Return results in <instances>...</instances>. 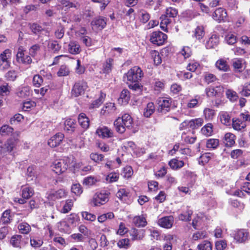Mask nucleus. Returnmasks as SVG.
<instances>
[{
    "label": "nucleus",
    "mask_w": 250,
    "mask_h": 250,
    "mask_svg": "<svg viewBox=\"0 0 250 250\" xmlns=\"http://www.w3.org/2000/svg\"><path fill=\"white\" fill-rule=\"evenodd\" d=\"M96 133L102 139L109 138L114 136L113 131L105 126L99 127L96 130Z\"/></svg>",
    "instance_id": "10"
},
{
    "label": "nucleus",
    "mask_w": 250,
    "mask_h": 250,
    "mask_svg": "<svg viewBox=\"0 0 250 250\" xmlns=\"http://www.w3.org/2000/svg\"><path fill=\"white\" fill-rule=\"evenodd\" d=\"M114 125L118 132L123 133L125 128L131 129L132 127L133 119L130 115L125 114L122 118L119 117L114 121Z\"/></svg>",
    "instance_id": "1"
},
{
    "label": "nucleus",
    "mask_w": 250,
    "mask_h": 250,
    "mask_svg": "<svg viewBox=\"0 0 250 250\" xmlns=\"http://www.w3.org/2000/svg\"><path fill=\"white\" fill-rule=\"evenodd\" d=\"M249 232L245 229H239L235 231L234 239L238 243H244L248 240Z\"/></svg>",
    "instance_id": "11"
},
{
    "label": "nucleus",
    "mask_w": 250,
    "mask_h": 250,
    "mask_svg": "<svg viewBox=\"0 0 250 250\" xmlns=\"http://www.w3.org/2000/svg\"><path fill=\"white\" fill-rule=\"evenodd\" d=\"M178 14V10L175 8L168 7L166 9V14L164 15L168 18H175Z\"/></svg>",
    "instance_id": "54"
},
{
    "label": "nucleus",
    "mask_w": 250,
    "mask_h": 250,
    "mask_svg": "<svg viewBox=\"0 0 250 250\" xmlns=\"http://www.w3.org/2000/svg\"><path fill=\"white\" fill-rule=\"evenodd\" d=\"M78 122L80 125L84 129H87L89 126V120L86 115L81 113L78 117Z\"/></svg>",
    "instance_id": "26"
},
{
    "label": "nucleus",
    "mask_w": 250,
    "mask_h": 250,
    "mask_svg": "<svg viewBox=\"0 0 250 250\" xmlns=\"http://www.w3.org/2000/svg\"><path fill=\"white\" fill-rule=\"evenodd\" d=\"M76 126L77 124L75 120L72 119H68L64 122V129L73 132L74 131Z\"/></svg>",
    "instance_id": "28"
},
{
    "label": "nucleus",
    "mask_w": 250,
    "mask_h": 250,
    "mask_svg": "<svg viewBox=\"0 0 250 250\" xmlns=\"http://www.w3.org/2000/svg\"><path fill=\"white\" fill-rule=\"evenodd\" d=\"M16 60L18 62L25 64H29L32 62L30 56L25 55L22 49L19 48L16 55Z\"/></svg>",
    "instance_id": "13"
},
{
    "label": "nucleus",
    "mask_w": 250,
    "mask_h": 250,
    "mask_svg": "<svg viewBox=\"0 0 250 250\" xmlns=\"http://www.w3.org/2000/svg\"><path fill=\"white\" fill-rule=\"evenodd\" d=\"M225 40L230 45L234 44L237 41L236 36L231 33H229L226 35Z\"/></svg>",
    "instance_id": "61"
},
{
    "label": "nucleus",
    "mask_w": 250,
    "mask_h": 250,
    "mask_svg": "<svg viewBox=\"0 0 250 250\" xmlns=\"http://www.w3.org/2000/svg\"><path fill=\"white\" fill-rule=\"evenodd\" d=\"M239 93L242 96L245 97L249 96L250 95V82L246 83L242 85Z\"/></svg>",
    "instance_id": "46"
},
{
    "label": "nucleus",
    "mask_w": 250,
    "mask_h": 250,
    "mask_svg": "<svg viewBox=\"0 0 250 250\" xmlns=\"http://www.w3.org/2000/svg\"><path fill=\"white\" fill-rule=\"evenodd\" d=\"M223 91L222 86L209 87L206 89V94L208 97L219 96Z\"/></svg>",
    "instance_id": "18"
},
{
    "label": "nucleus",
    "mask_w": 250,
    "mask_h": 250,
    "mask_svg": "<svg viewBox=\"0 0 250 250\" xmlns=\"http://www.w3.org/2000/svg\"><path fill=\"white\" fill-rule=\"evenodd\" d=\"M212 155L210 153H205L199 158V163L202 165L207 164L210 160Z\"/></svg>",
    "instance_id": "42"
},
{
    "label": "nucleus",
    "mask_w": 250,
    "mask_h": 250,
    "mask_svg": "<svg viewBox=\"0 0 250 250\" xmlns=\"http://www.w3.org/2000/svg\"><path fill=\"white\" fill-rule=\"evenodd\" d=\"M31 92L28 86H24L20 88L17 92L18 96L22 98H25L30 95Z\"/></svg>",
    "instance_id": "34"
},
{
    "label": "nucleus",
    "mask_w": 250,
    "mask_h": 250,
    "mask_svg": "<svg viewBox=\"0 0 250 250\" xmlns=\"http://www.w3.org/2000/svg\"><path fill=\"white\" fill-rule=\"evenodd\" d=\"M71 191L76 195H80L83 192L82 188L79 184H73L71 187Z\"/></svg>",
    "instance_id": "60"
},
{
    "label": "nucleus",
    "mask_w": 250,
    "mask_h": 250,
    "mask_svg": "<svg viewBox=\"0 0 250 250\" xmlns=\"http://www.w3.org/2000/svg\"><path fill=\"white\" fill-rule=\"evenodd\" d=\"M185 163L182 160H180L177 158L171 159L168 162V165L173 170H178L184 167Z\"/></svg>",
    "instance_id": "22"
},
{
    "label": "nucleus",
    "mask_w": 250,
    "mask_h": 250,
    "mask_svg": "<svg viewBox=\"0 0 250 250\" xmlns=\"http://www.w3.org/2000/svg\"><path fill=\"white\" fill-rule=\"evenodd\" d=\"M215 114L214 110L209 108H205L203 111L204 116L207 121L211 120L213 118Z\"/></svg>",
    "instance_id": "40"
},
{
    "label": "nucleus",
    "mask_w": 250,
    "mask_h": 250,
    "mask_svg": "<svg viewBox=\"0 0 250 250\" xmlns=\"http://www.w3.org/2000/svg\"><path fill=\"white\" fill-rule=\"evenodd\" d=\"M80 41L87 47L91 46L93 44L91 39L87 36H82L80 37Z\"/></svg>",
    "instance_id": "62"
},
{
    "label": "nucleus",
    "mask_w": 250,
    "mask_h": 250,
    "mask_svg": "<svg viewBox=\"0 0 250 250\" xmlns=\"http://www.w3.org/2000/svg\"><path fill=\"white\" fill-rule=\"evenodd\" d=\"M219 42V37L217 35H212L207 41L206 46L207 49H211L216 47Z\"/></svg>",
    "instance_id": "19"
},
{
    "label": "nucleus",
    "mask_w": 250,
    "mask_h": 250,
    "mask_svg": "<svg viewBox=\"0 0 250 250\" xmlns=\"http://www.w3.org/2000/svg\"><path fill=\"white\" fill-rule=\"evenodd\" d=\"M133 174V170L130 166H126L123 168L122 174L125 178H129Z\"/></svg>",
    "instance_id": "64"
},
{
    "label": "nucleus",
    "mask_w": 250,
    "mask_h": 250,
    "mask_svg": "<svg viewBox=\"0 0 250 250\" xmlns=\"http://www.w3.org/2000/svg\"><path fill=\"white\" fill-rule=\"evenodd\" d=\"M90 159L97 163H100L104 160V156L97 153H92L90 155Z\"/></svg>",
    "instance_id": "58"
},
{
    "label": "nucleus",
    "mask_w": 250,
    "mask_h": 250,
    "mask_svg": "<svg viewBox=\"0 0 250 250\" xmlns=\"http://www.w3.org/2000/svg\"><path fill=\"white\" fill-rule=\"evenodd\" d=\"M215 65L219 70L223 71H227L229 68L227 61L222 59L218 60L215 63Z\"/></svg>",
    "instance_id": "35"
},
{
    "label": "nucleus",
    "mask_w": 250,
    "mask_h": 250,
    "mask_svg": "<svg viewBox=\"0 0 250 250\" xmlns=\"http://www.w3.org/2000/svg\"><path fill=\"white\" fill-rule=\"evenodd\" d=\"M133 223L137 227H144L147 224L146 219L143 215L135 216L133 218Z\"/></svg>",
    "instance_id": "29"
},
{
    "label": "nucleus",
    "mask_w": 250,
    "mask_h": 250,
    "mask_svg": "<svg viewBox=\"0 0 250 250\" xmlns=\"http://www.w3.org/2000/svg\"><path fill=\"white\" fill-rule=\"evenodd\" d=\"M67 51L73 55L79 54L81 51L80 44L76 41H71L68 45Z\"/></svg>",
    "instance_id": "20"
},
{
    "label": "nucleus",
    "mask_w": 250,
    "mask_h": 250,
    "mask_svg": "<svg viewBox=\"0 0 250 250\" xmlns=\"http://www.w3.org/2000/svg\"><path fill=\"white\" fill-rule=\"evenodd\" d=\"M69 68L65 65H62L60 67L57 72V75L59 77L66 76L69 75Z\"/></svg>",
    "instance_id": "51"
},
{
    "label": "nucleus",
    "mask_w": 250,
    "mask_h": 250,
    "mask_svg": "<svg viewBox=\"0 0 250 250\" xmlns=\"http://www.w3.org/2000/svg\"><path fill=\"white\" fill-rule=\"evenodd\" d=\"M143 76V73L141 69L137 66H134L130 69L125 74L127 81L130 83L138 82Z\"/></svg>",
    "instance_id": "4"
},
{
    "label": "nucleus",
    "mask_w": 250,
    "mask_h": 250,
    "mask_svg": "<svg viewBox=\"0 0 250 250\" xmlns=\"http://www.w3.org/2000/svg\"><path fill=\"white\" fill-rule=\"evenodd\" d=\"M73 206V201L72 199H68L65 201V203L62 209L61 212L63 213H67L72 209Z\"/></svg>",
    "instance_id": "45"
},
{
    "label": "nucleus",
    "mask_w": 250,
    "mask_h": 250,
    "mask_svg": "<svg viewBox=\"0 0 250 250\" xmlns=\"http://www.w3.org/2000/svg\"><path fill=\"white\" fill-rule=\"evenodd\" d=\"M219 119L222 124L228 125L230 124V116L225 111H221L219 114Z\"/></svg>",
    "instance_id": "32"
},
{
    "label": "nucleus",
    "mask_w": 250,
    "mask_h": 250,
    "mask_svg": "<svg viewBox=\"0 0 250 250\" xmlns=\"http://www.w3.org/2000/svg\"><path fill=\"white\" fill-rule=\"evenodd\" d=\"M70 166H73V158L64 157L54 161L51 167L53 170L56 174L60 175L65 172Z\"/></svg>",
    "instance_id": "2"
},
{
    "label": "nucleus",
    "mask_w": 250,
    "mask_h": 250,
    "mask_svg": "<svg viewBox=\"0 0 250 250\" xmlns=\"http://www.w3.org/2000/svg\"><path fill=\"white\" fill-rule=\"evenodd\" d=\"M128 87L137 95H141L142 93L143 86L138 82L132 83L128 85Z\"/></svg>",
    "instance_id": "31"
},
{
    "label": "nucleus",
    "mask_w": 250,
    "mask_h": 250,
    "mask_svg": "<svg viewBox=\"0 0 250 250\" xmlns=\"http://www.w3.org/2000/svg\"><path fill=\"white\" fill-rule=\"evenodd\" d=\"M172 101L171 98H161L158 102V111L163 114L169 112L172 107Z\"/></svg>",
    "instance_id": "6"
},
{
    "label": "nucleus",
    "mask_w": 250,
    "mask_h": 250,
    "mask_svg": "<svg viewBox=\"0 0 250 250\" xmlns=\"http://www.w3.org/2000/svg\"><path fill=\"white\" fill-rule=\"evenodd\" d=\"M16 145L15 140L9 139L4 144L0 145V153L5 154L6 153L11 152L15 148Z\"/></svg>",
    "instance_id": "9"
},
{
    "label": "nucleus",
    "mask_w": 250,
    "mask_h": 250,
    "mask_svg": "<svg viewBox=\"0 0 250 250\" xmlns=\"http://www.w3.org/2000/svg\"><path fill=\"white\" fill-rule=\"evenodd\" d=\"M246 126V123L241 119H237L232 120V127L236 130H241Z\"/></svg>",
    "instance_id": "36"
},
{
    "label": "nucleus",
    "mask_w": 250,
    "mask_h": 250,
    "mask_svg": "<svg viewBox=\"0 0 250 250\" xmlns=\"http://www.w3.org/2000/svg\"><path fill=\"white\" fill-rule=\"evenodd\" d=\"M79 220L78 215L75 213H71L67 218V223L71 225H75Z\"/></svg>",
    "instance_id": "53"
},
{
    "label": "nucleus",
    "mask_w": 250,
    "mask_h": 250,
    "mask_svg": "<svg viewBox=\"0 0 250 250\" xmlns=\"http://www.w3.org/2000/svg\"><path fill=\"white\" fill-rule=\"evenodd\" d=\"M116 196L123 201H125L129 196V191L125 188H120L116 193Z\"/></svg>",
    "instance_id": "33"
},
{
    "label": "nucleus",
    "mask_w": 250,
    "mask_h": 250,
    "mask_svg": "<svg viewBox=\"0 0 250 250\" xmlns=\"http://www.w3.org/2000/svg\"><path fill=\"white\" fill-rule=\"evenodd\" d=\"M173 223L174 217L171 215L162 217L158 220V224L160 226L167 229L172 228Z\"/></svg>",
    "instance_id": "12"
},
{
    "label": "nucleus",
    "mask_w": 250,
    "mask_h": 250,
    "mask_svg": "<svg viewBox=\"0 0 250 250\" xmlns=\"http://www.w3.org/2000/svg\"><path fill=\"white\" fill-rule=\"evenodd\" d=\"M13 131V128L8 125H3L0 129V134L2 136H7L11 135Z\"/></svg>",
    "instance_id": "47"
},
{
    "label": "nucleus",
    "mask_w": 250,
    "mask_h": 250,
    "mask_svg": "<svg viewBox=\"0 0 250 250\" xmlns=\"http://www.w3.org/2000/svg\"><path fill=\"white\" fill-rule=\"evenodd\" d=\"M42 244L43 241L40 238L35 237H32L30 238V244L34 248H39Z\"/></svg>",
    "instance_id": "52"
},
{
    "label": "nucleus",
    "mask_w": 250,
    "mask_h": 250,
    "mask_svg": "<svg viewBox=\"0 0 250 250\" xmlns=\"http://www.w3.org/2000/svg\"><path fill=\"white\" fill-rule=\"evenodd\" d=\"M227 97L232 102L236 101L238 98L236 92L231 89H227L226 91Z\"/></svg>",
    "instance_id": "49"
},
{
    "label": "nucleus",
    "mask_w": 250,
    "mask_h": 250,
    "mask_svg": "<svg viewBox=\"0 0 250 250\" xmlns=\"http://www.w3.org/2000/svg\"><path fill=\"white\" fill-rule=\"evenodd\" d=\"M110 192L108 191L97 192L94 194L91 201L93 206H101L105 204L109 200Z\"/></svg>",
    "instance_id": "5"
},
{
    "label": "nucleus",
    "mask_w": 250,
    "mask_h": 250,
    "mask_svg": "<svg viewBox=\"0 0 250 250\" xmlns=\"http://www.w3.org/2000/svg\"><path fill=\"white\" fill-rule=\"evenodd\" d=\"M106 24L105 21L103 18L96 19L91 22V25L93 28L99 30L103 29L104 28Z\"/></svg>",
    "instance_id": "30"
},
{
    "label": "nucleus",
    "mask_w": 250,
    "mask_h": 250,
    "mask_svg": "<svg viewBox=\"0 0 250 250\" xmlns=\"http://www.w3.org/2000/svg\"><path fill=\"white\" fill-rule=\"evenodd\" d=\"M48 47L54 53H57L60 50L61 46L56 41H52L48 43Z\"/></svg>",
    "instance_id": "55"
},
{
    "label": "nucleus",
    "mask_w": 250,
    "mask_h": 250,
    "mask_svg": "<svg viewBox=\"0 0 250 250\" xmlns=\"http://www.w3.org/2000/svg\"><path fill=\"white\" fill-rule=\"evenodd\" d=\"M113 61V60L112 59L107 60L106 62L103 66V70L104 73L108 74L111 72L112 70Z\"/></svg>",
    "instance_id": "56"
},
{
    "label": "nucleus",
    "mask_w": 250,
    "mask_h": 250,
    "mask_svg": "<svg viewBox=\"0 0 250 250\" xmlns=\"http://www.w3.org/2000/svg\"><path fill=\"white\" fill-rule=\"evenodd\" d=\"M87 83L83 81L76 82L72 88V94L77 97L84 94L85 90L87 88Z\"/></svg>",
    "instance_id": "8"
},
{
    "label": "nucleus",
    "mask_w": 250,
    "mask_h": 250,
    "mask_svg": "<svg viewBox=\"0 0 250 250\" xmlns=\"http://www.w3.org/2000/svg\"><path fill=\"white\" fill-rule=\"evenodd\" d=\"M167 39V35L161 31L153 32L150 38V42L157 45H161L164 44Z\"/></svg>",
    "instance_id": "7"
},
{
    "label": "nucleus",
    "mask_w": 250,
    "mask_h": 250,
    "mask_svg": "<svg viewBox=\"0 0 250 250\" xmlns=\"http://www.w3.org/2000/svg\"><path fill=\"white\" fill-rule=\"evenodd\" d=\"M10 243L13 247L19 248H21L26 244L24 238L21 235H15L13 236L11 238Z\"/></svg>",
    "instance_id": "15"
},
{
    "label": "nucleus",
    "mask_w": 250,
    "mask_h": 250,
    "mask_svg": "<svg viewBox=\"0 0 250 250\" xmlns=\"http://www.w3.org/2000/svg\"><path fill=\"white\" fill-rule=\"evenodd\" d=\"M105 96L106 94L101 91L99 97L90 104L89 108L93 109L99 107L104 102Z\"/></svg>",
    "instance_id": "24"
},
{
    "label": "nucleus",
    "mask_w": 250,
    "mask_h": 250,
    "mask_svg": "<svg viewBox=\"0 0 250 250\" xmlns=\"http://www.w3.org/2000/svg\"><path fill=\"white\" fill-rule=\"evenodd\" d=\"M11 91V87L8 83H4L0 84V95L6 96L9 95Z\"/></svg>",
    "instance_id": "44"
},
{
    "label": "nucleus",
    "mask_w": 250,
    "mask_h": 250,
    "mask_svg": "<svg viewBox=\"0 0 250 250\" xmlns=\"http://www.w3.org/2000/svg\"><path fill=\"white\" fill-rule=\"evenodd\" d=\"M198 250H212V246L211 243L208 240H204L197 246Z\"/></svg>",
    "instance_id": "43"
},
{
    "label": "nucleus",
    "mask_w": 250,
    "mask_h": 250,
    "mask_svg": "<svg viewBox=\"0 0 250 250\" xmlns=\"http://www.w3.org/2000/svg\"><path fill=\"white\" fill-rule=\"evenodd\" d=\"M155 111V107L152 102L148 103L144 109V115L146 117H149Z\"/></svg>",
    "instance_id": "37"
},
{
    "label": "nucleus",
    "mask_w": 250,
    "mask_h": 250,
    "mask_svg": "<svg viewBox=\"0 0 250 250\" xmlns=\"http://www.w3.org/2000/svg\"><path fill=\"white\" fill-rule=\"evenodd\" d=\"M219 145V140L216 139H209L207 141L206 146L208 148H216Z\"/></svg>",
    "instance_id": "50"
},
{
    "label": "nucleus",
    "mask_w": 250,
    "mask_h": 250,
    "mask_svg": "<svg viewBox=\"0 0 250 250\" xmlns=\"http://www.w3.org/2000/svg\"><path fill=\"white\" fill-rule=\"evenodd\" d=\"M227 17L226 10L223 8L216 9L212 14V17L216 21L220 22L224 21Z\"/></svg>",
    "instance_id": "17"
},
{
    "label": "nucleus",
    "mask_w": 250,
    "mask_h": 250,
    "mask_svg": "<svg viewBox=\"0 0 250 250\" xmlns=\"http://www.w3.org/2000/svg\"><path fill=\"white\" fill-rule=\"evenodd\" d=\"M188 127L192 129H196L201 126L204 123L202 118H196L192 119L188 121Z\"/></svg>",
    "instance_id": "27"
},
{
    "label": "nucleus",
    "mask_w": 250,
    "mask_h": 250,
    "mask_svg": "<svg viewBox=\"0 0 250 250\" xmlns=\"http://www.w3.org/2000/svg\"><path fill=\"white\" fill-rule=\"evenodd\" d=\"M12 52L9 49L4 50L0 54V69L5 70L9 69L11 64Z\"/></svg>",
    "instance_id": "3"
},
{
    "label": "nucleus",
    "mask_w": 250,
    "mask_h": 250,
    "mask_svg": "<svg viewBox=\"0 0 250 250\" xmlns=\"http://www.w3.org/2000/svg\"><path fill=\"white\" fill-rule=\"evenodd\" d=\"M62 4L63 5V6L67 7V9H69L70 8H75L78 9L80 7V4L78 2L73 3L66 0H62Z\"/></svg>",
    "instance_id": "59"
},
{
    "label": "nucleus",
    "mask_w": 250,
    "mask_h": 250,
    "mask_svg": "<svg viewBox=\"0 0 250 250\" xmlns=\"http://www.w3.org/2000/svg\"><path fill=\"white\" fill-rule=\"evenodd\" d=\"M150 19L149 14L144 10L140 11V21L143 23H146Z\"/></svg>",
    "instance_id": "63"
},
{
    "label": "nucleus",
    "mask_w": 250,
    "mask_h": 250,
    "mask_svg": "<svg viewBox=\"0 0 250 250\" xmlns=\"http://www.w3.org/2000/svg\"><path fill=\"white\" fill-rule=\"evenodd\" d=\"M34 194L33 189L30 187H26L22 189V197L27 199L30 198Z\"/></svg>",
    "instance_id": "41"
},
{
    "label": "nucleus",
    "mask_w": 250,
    "mask_h": 250,
    "mask_svg": "<svg viewBox=\"0 0 250 250\" xmlns=\"http://www.w3.org/2000/svg\"><path fill=\"white\" fill-rule=\"evenodd\" d=\"M19 231L22 234H28L31 230L30 226L26 222H22L18 226Z\"/></svg>",
    "instance_id": "39"
},
{
    "label": "nucleus",
    "mask_w": 250,
    "mask_h": 250,
    "mask_svg": "<svg viewBox=\"0 0 250 250\" xmlns=\"http://www.w3.org/2000/svg\"><path fill=\"white\" fill-rule=\"evenodd\" d=\"M194 35L198 40L203 38L205 35L204 28L203 26H198L195 29Z\"/></svg>",
    "instance_id": "48"
},
{
    "label": "nucleus",
    "mask_w": 250,
    "mask_h": 250,
    "mask_svg": "<svg viewBox=\"0 0 250 250\" xmlns=\"http://www.w3.org/2000/svg\"><path fill=\"white\" fill-rule=\"evenodd\" d=\"M192 213L193 211L190 209L189 207H184L182 212L178 215V219L183 221H189L191 220V216Z\"/></svg>",
    "instance_id": "16"
},
{
    "label": "nucleus",
    "mask_w": 250,
    "mask_h": 250,
    "mask_svg": "<svg viewBox=\"0 0 250 250\" xmlns=\"http://www.w3.org/2000/svg\"><path fill=\"white\" fill-rule=\"evenodd\" d=\"M116 108L114 103H106L101 110V114L106 115L110 113H113L115 112Z\"/></svg>",
    "instance_id": "25"
},
{
    "label": "nucleus",
    "mask_w": 250,
    "mask_h": 250,
    "mask_svg": "<svg viewBox=\"0 0 250 250\" xmlns=\"http://www.w3.org/2000/svg\"><path fill=\"white\" fill-rule=\"evenodd\" d=\"M64 138V135L62 133H58L51 137L48 141V145L51 147L59 146Z\"/></svg>",
    "instance_id": "14"
},
{
    "label": "nucleus",
    "mask_w": 250,
    "mask_h": 250,
    "mask_svg": "<svg viewBox=\"0 0 250 250\" xmlns=\"http://www.w3.org/2000/svg\"><path fill=\"white\" fill-rule=\"evenodd\" d=\"M11 220L10 211L9 210L4 211L2 213L1 222L3 224H8L10 222Z\"/></svg>",
    "instance_id": "57"
},
{
    "label": "nucleus",
    "mask_w": 250,
    "mask_h": 250,
    "mask_svg": "<svg viewBox=\"0 0 250 250\" xmlns=\"http://www.w3.org/2000/svg\"><path fill=\"white\" fill-rule=\"evenodd\" d=\"M235 136L231 133H227L223 138V143L227 146H231L235 144Z\"/></svg>",
    "instance_id": "23"
},
{
    "label": "nucleus",
    "mask_w": 250,
    "mask_h": 250,
    "mask_svg": "<svg viewBox=\"0 0 250 250\" xmlns=\"http://www.w3.org/2000/svg\"><path fill=\"white\" fill-rule=\"evenodd\" d=\"M130 99V95L129 91L127 89H125L122 91L118 101L122 104L125 105L128 104Z\"/></svg>",
    "instance_id": "21"
},
{
    "label": "nucleus",
    "mask_w": 250,
    "mask_h": 250,
    "mask_svg": "<svg viewBox=\"0 0 250 250\" xmlns=\"http://www.w3.org/2000/svg\"><path fill=\"white\" fill-rule=\"evenodd\" d=\"M201 131L203 134L208 137L212 134L213 133V125L211 123H208L204 126Z\"/></svg>",
    "instance_id": "38"
}]
</instances>
